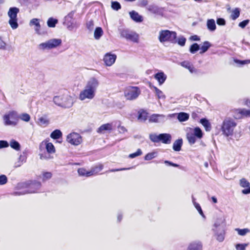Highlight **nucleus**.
Here are the masks:
<instances>
[{
	"mask_svg": "<svg viewBox=\"0 0 250 250\" xmlns=\"http://www.w3.org/2000/svg\"><path fill=\"white\" fill-rule=\"evenodd\" d=\"M120 35L121 37L124 38L127 40L136 43L139 42V35L133 31L123 29L120 31Z\"/></svg>",
	"mask_w": 250,
	"mask_h": 250,
	"instance_id": "9b49d317",
	"label": "nucleus"
},
{
	"mask_svg": "<svg viewBox=\"0 0 250 250\" xmlns=\"http://www.w3.org/2000/svg\"><path fill=\"white\" fill-rule=\"evenodd\" d=\"M9 146V144L6 141H0V148L7 147Z\"/></svg>",
	"mask_w": 250,
	"mask_h": 250,
	"instance_id": "13d9d810",
	"label": "nucleus"
},
{
	"mask_svg": "<svg viewBox=\"0 0 250 250\" xmlns=\"http://www.w3.org/2000/svg\"><path fill=\"white\" fill-rule=\"evenodd\" d=\"M54 103L63 108L71 107L74 104V99L69 92L65 90L63 93L55 96L53 98Z\"/></svg>",
	"mask_w": 250,
	"mask_h": 250,
	"instance_id": "f03ea898",
	"label": "nucleus"
},
{
	"mask_svg": "<svg viewBox=\"0 0 250 250\" xmlns=\"http://www.w3.org/2000/svg\"><path fill=\"white\" fill-rule=\"evenodd\" d=\"M41 145L42 146H45V149L48 154H51L55 153L56 150L55 146L53 144L49 142L48 140H44L42 142Z\"/></svg>",
	"mask_w": 250,
	"mask_h": 250,
	"instance_id": "f3484780",
	"label": "nucleus"
},
{
	"mask_svg": "<svg viewBox=\"0 0 250 250\" xmlns=\"http://www.w3.org/2000/svg\"><path fill=\"white\" fill-rule=\"evenodd\" d=\"M52 173L49 172H43L42 173V176H41V178L42 179V181H45L50 179L52 177Z\"/></svg>",
	"mask_w": 250,
	"mask_h": 250,
	"instance_id": "79ce46f5",
	"label": "nucleus"
},
{
	"mask_svg": "<svg viewBox=\"0 0 250 250\" xmlns=\"http://www.w3.org/2000/svg\"><path fill=\"white\" fill-rule=\"evenodd\" d=\"M176 33L175 32L170 31L167 30H162L159 32V40L161 42H175Z\"/></svg>",
	"mask_w": 250,
	"mask_h": 250,
	"instance_id": "6e6552de",
	"label": "nucleus"
},
{
	"mask_svg": "<svg viewBox=\"0 0 250 250\" xmlns=\"http://www.w3.org/2000/svg\"><path fill=\"white\" fill-rule=\"evenodd\" d=\"M6 43L0 38V49L5 48Z\"/></svg>",
	"mask_w": 250,
	"mask_h": 250,
	"instance_id": "69168bd1",
	"label": "nucleus"
},
{
	"mask_svg": "<svg viewBox=\"0 0 250 250\" xmlns=\"http://www.w3.org/2000/svg\"><path fill=\"white\" fill-rule=\"evenodd\" d=\"M235 230L237 232L238 234L240 236H245L248 233L250 232V230L247 228H245V229H243L236 228L235 229Z\"/></svg>",
	"mask_w": 250,
	"mask_h": 250,
	"instance_id": "58836bf2",
	"label": "nucleus"
},
{
	"mask_svg": "<svg viewBox=\"0 0 250 250\" xmlns=\"http://www.w3.org/2000/svg\"><path fill=\"white\" fill-rule=\"evenodd\" d=\"M36 123L39 125L45 127L49 124V120L46 116L43 115L39 117Z\"/></svg>",
	"mask_w": 250,
	"mask_h": 250,
	"instance_id": "aec40b11",
	"label": "nucleus"
},
{
	"mask_svg": "<svg viewBox=\"0 0 250 250\" xmlns=\"http://www.w3.org/2000/svg\"><path fill=\"white\" fill-rule=\"evenodd\" d=\"M66 141L73 146H77L83 142V139L80 134L72 132L67 135Z\"/></svg>",
	"mask_w": 250,
	"mask_h": 250,
	"instance_id": "9d476101",
	"label": "nucleus"
},
{
	"mask_svg": "<svg viewBox=\"0 0 250 250\" xmlns=\"http://www.w3.org/2000/svg\"><path fill=\"white\" fill-rule=\"evenodd\" d=\"M138 119L141 121H145L146 120V113L145 112H142L140 113L138 117Z\"/></svg>",
	"mask_w": 250,
	"mask_h": 250,
	"instance_id": "864d4df0",
	"label": "nucleus"
},
{
	"mask_svg": "<svg viewBox=\"0 0 250 250\" xmlns=\"http://www.w3.org/2000/svg\"><path fill=\"white\" fill-rule=\"evenodd\" d=\"M248 244H237L235 245L236 250H245Z\"/></svg>",
	"mask_w": 250,
	"mask_h": 250,
	"instance_id": "de8ad7c7",
	"label": "nucleus"
},
{
	"mask_svg": "<svg viewBox=\"0 0 250 250\" xmlns=\"http://www.w3.org/2000/svg\"><path fill=\"white\" fill-rule=\"evenodd\" d=\"M113 129L112 124L107 123L104 124L100 126L98 129V132L104 133L105 131H110Z\"/></svg>",
	"mask_w": 250,
	"mask_h": 250,
	"instance_id": "5701e85b",
	"label": "nucleus"
},
{
	"mask_svg": "<svg viewBox=\"0 0 250 250\" xmlns=\"http://www.w3.org/2000/svg\"><path fill=\"white\" fill-rule=\"evenodd\" d=\"M235 62L241 65H244L246 64H249L250 63V61L249 60H244V61H240V60H235Z\"/></svg>",
	"mask_w": 250,
	"mask_h": 250,
	"instance_id": "052dcab7",
	"label": "nucleus"
},
{
	"mask_svg": "<svg viewBox=\"0 0 250 250\" xmlns=\"http://www.w3.org/2000/svg\"><path fill=\"white\" fill-rule=\"evenodd\" d=\"M4 124L5 125H16L18 120V115L15 111L7 112L3 117Z\"/></svg>",
	"mask_w": 250,
	"mask_h": 250,
	"instance_id": "0eeeda50",
	"label": "nucleus"
},
{
	"mask_svg": "<svg viewBox=\"0 0 250 250\" xmlns=\"http://www.w3.org/2000/svg\"><path fill=\"white\" fill-rule=\"evenodd\" d=\"M186 39L184 37H180L178 39V43L181 46H184L185 44Z\"/></svg>",
	"mask_w": 250,
	"mask_h": 250,
	"instance_id": "bf43d9fd",
	"label": "nucleus"
},
{
	"mask_svg": "<svg viewBox=\"0 0 250 250\" xmlns=\"http://www.w3.org/2000/svg\"><path fill=\"white\" fill-rule=\"evenodd\" d=\"M203 136V133L199 127L194 128H188L186 129V137L188 143L192 145L198 139H201Z\"/></svg>",
	"mask_w": 250,
	"mask_h": 250,
	"instance_id": "7ed1b4c3",
	"label": "nucleus"
},
{
	"mask_svg": "<svg viewBox=\"0 0 250 250\" xmlns=\"http://www.w3.org/2000/svg\"><path fill=\"white\" fill-rule=\"evenodd\" d=\"M20 118L22 120L26 122H28L30 120V115L27 113H23L21 114L20 116Z\"/></svg>",
	"mask_w": 250,
	"mask_h": 250,
	"instance_id": "49530a36",
	"label": "nucleus"
},
{
	"mask_svg": "<svg viewBox=\"0 0 250 250\" xmlns=\"http://www.w3.org/2000/svg\"><path fill=\"white\" fill-rule=\"evenodd\" d=\"M182 144L183 141L182 139L176 140L173 144L172 148L173 150L176 151H179L181 149Z\"/></svg>",
	"mask_w": 250,
	"mask_h": 250,
	"instance_id": "c85d7f7f",
	"label": "nucleus"
},
{
	"mask_svg": "<svg viewBox=\"0 0 250 250\" xmlns=\"http://www.w3.org/2000/svg\"><path fill=\"white\" fill-rule=\"evenodd\" d=\"M142 151L141 149L139 148L137 149L136 152L131 153V154H130L129 155V157L130 158H134L137 156H140L141 155H142Z\"/></svg>",
	"mask_w": 250,
	"mask_h": 250,
	"instance_id": "3c124183",
	"label": "nucleus"
},
{
	"mask_svg": "<svg viewBox=\"0 0 250 250\" xmlns=\"http://www.w3.org/2000/svg\"><path fill=\"white\" fill-rule=\"evenodd\" d=\"M62 43V40L60 39H52L44 42L40 43L38 48L41 50H50L60 46Z\"/></svg>",
	"mask_w": 250,
	"mask_h": 250,
	"instance_id": "423d86ee",
	"label": "nucleus"
},
{
	"mask_svg": "<svg viewBox=\"0 0 250 250\" xmlns=\"http://www.w3.org/2000/svg\"><path fill=\"white\" fill-rule=\"evenodd\" d=\"M199 49V45L195 43L193 44L190 47L189 51L190 53L194 54Z\"/></svg>",
	"mask_w": 250,
	"mask_h": 250,
	"instance_id": "a18cd8bd",
	"label": "nucleus"
},
{
	"mask_svg": "<svg viewBox=\"0 0 250 250\" xmlns=\"http://www.w3.org/2000/svg\"><path fill=\"white\" fill-rule=\"evenodd\" d=\"M155 92L159 99H165V96L163 92L156 87H154Z\"/></svg>",
	"mask_w": 250,
	"mask_h": 250,
	"instance_id": "c03bdc74",
	"label": "nucleus"
},
{
	"mask_svg": "<svg viewBox=\"0 0 250 250\" xmlns=\"http://www.w3.org/2000/svg\"><path fill=\"white\" fill-rule=\"evenodd\" d=\"M200 123L203 125L207 131L210 130L211 128V125L208 120L205 118L202 119L200 120Z\"/></svg>",
	"mask_w": 250,
	"mask_h": 250,
	"instance_id": "7c9ffc66",
	"label": "nucleus"
},
{
	"mask_svg": "<svg viewBox=\"0 0 250 250\" xmlns=\"http://www.w3.org/2000/svg\"><path fill=\"white\" fill-rule=\"evenodd\" d=\"M78 172L79 175L82 176L89 177L90 176L93 175L92 171H91V170L87 171L84 168H79L78 170Z\"/></svg>",
	"mask_w": 250,
	"mask_h": 250,
	"instance_id": "cd10ccee",
	"label": "nucleus"
},
{
	"mask_svg": "<svg viewBox=\"0 0 250 250\" xmlns=\"http://www.w3.org/2000/svg\"><path fill=\"white\" fill-rule=\"evenodd\" d=\"M166 120V118L164 115L154 114L150 116L149 122L150 123H163Z\"/></svg>",
	"mask_w": 250,
	"mask_h": 250,
	"instance_id": "dca6fc26",
	"label": "nucleus"
},
{
	"mask_svg": "<svg viewBox=\"0 0 250 250\" xmlns=\"http://www.w3.org/2000/svg\"><path fill=\"white\" fill-rule=\"evenodd\" d=\"M27 185L26 183H21L18 184V188H26L27 187Z\"/></svg>",
	"mask_w": 250,
	"mask_h": 250,
	"instance_id": "774afa93",
	"label": "nucleus"
},
{
	"mask_svg": "<svg viewBox=\"0 0 250 250\" xmlns=\"http://www.w3.org/2000/svg\"><path fill=\"white\" fill-rule=\"evenodd\" d=\"M189 117V114L185 112H180L177 114V119L180 122L187 121Z\"/></svg>",
	"mask_w": 250,
	"mask_h": 250,
	"instance_id": "c756f323",
	"label": "nucleus"
},
{
	"mask_svg": "<svg viewBox=\"0 0 250 250\" xmlns=\"http://www.w3.org/2000/svg\"><path fill=\"white\" fill-rule=\"evenodd\" d=\"M103 168V165L102 164H99L95 167H93L90 170L91 171L93 172V175L97 174L100 171H101Z\"/></svg>",
	"mask_w": 250,
	"mask_h": 250,
	"instance_id": "4c0bfd02",
	"label": "nucleus"
},
{
	"mask_svg": "<svg viewBox=\"0 0 250 250\" xmlns=\"http://www.w3.org/2000/svg\"><path fill=\"white\" fill-rule=\"evenodd\" d=\"M215 229H213L215 232V236L217 241L222 242L225 238V231L222 227H219L216 224L214 225Z\"/></svg>",
	"mask_w": 250,
	"mask_h": 250,
	"instance_id": "ddd939ff",
	"label": "nucleus"
},
{
	"mask_svg": "<svg viewBox=\"0 0 250 250\" xmlns=\"http://www.w3.org/2000/svg\"><path fill=\"white\" fill-rule=\"evenodd\" d=\"M149 139L151 141L154 143H158L160 142L159 135L156 134H150L149 135Z\"/></svg>",
	"mask_w": 250,
	"mask_h": 250,
	"instance_id": "37998d69",
	"label": "nucleus"
},
{
	"mask_svg": "<svg viewBox=\"0 0 250 250\" xmlns=\"http://www.w3.org/2000/svg\"><path fill=\"white\" fill-rule=\"evenodd\" d=\"M58 22V20L52 18H50L47 22V25L49 27H54Z\"/></svg>",
	"mask_w": 250,
	"mask_h": 250,
	"instance_id": "a19ab883",
	"label": "nucleus"
},
{
	"mask_svg": "<svg viewBox=\"0 0 250 250\" xmlns=\"http://www.w3.org/2000/svg\"><path fill=\"white\" fill-rule=\"evenodd\" d=\"M164 163L167 166H172L174 167H180V166L178 164L173 163L170 161H167V160L164 161Z\"/></svg>",
	"mask_w": 250,
	"mask_h": 250,
	"instance_id": "e2e57ef3",
	"label": "nucleus"
},
{
	"mask_svg": "<svg viewBox=\"0 0 250 250\" xmlns=\"http://www.w3.org/2000/svg\"><path fill=\"white\" fill-rule=\"evenodd\" d=\"M192 202H193V204L195 207V208H196V209L198 210V211L199 212V214L202 216L204 218H205V215L203 213V212L202 210V208L200 206V205L196 203L195 201V199L194 198L192 197Z\"/></svg>",
	"mask_w": 250,
	"mask_h": 250,
	"instance_id": "ea45409f",
	"label": "nucleus"
},
{
	"mask_svg": "<svg viewBox=\"0 0 250 250\" xmlns=\"http://www.w3.org/2000/svg\"><path fill=\"white\" fill-rule=\"evenodd\" d=\"M158 155V153L156 151H153L149 152L145 156V160L146 161H149L156 158Z\"/></svg>",
	"mask_w": 250,
	"mask_h": 250,
	"instance_id": "c9c22d12",
	"label": "nucleus"
},
{
	"mask_svg": "<svg viewBox=\"0 0 250 250\" xmlns=\"http://www.w3.org/2000/svg\"><path fill=\"white\" fill-rule=\"evenodd\" d=\"M8 181L7 178L5 175H0V186L5 185Z\"/></svg>",
	"mask_w": 250,
	"mask_h": 250,
	"instance_id": "603ef678",
	"label": "nucleus"
},
{
	"mask_svg": "<svg viewBox=\"0 0 250 250\" xmlns=\"http://www.w3.org/2000/svg\"><path fill=\"white\" fill-rule=\"evenodd\" d=\"M86 26L88 29L91 30L93 29L94 27V23L92 21H88L86 23Z\"/></svg>",
	"mask_w": 250,
	"mask_h": 250,
	"instance_id": "680f3d73",
	"label": "nucleus"
},
{
	"mask_svg": "<svg viewBox=\"0 0 250 250\" xmlns=\"http://www.w3.org/2000/svg\"><path fill=\"white\" fill-rule=\"evenodd\" d=\"M189 39L192 41H197L200 40V38L197 35L192 36Z\"/></svg>",
	"mask_w": 250,
	"mask_h": 250,
	"instance_id": "338daca9",
	"label": "nucleus"
},
{
	"mask_svg": "<svg viewBox=\"0 0 250 250\" xmlns=\"http://www.w3.org/2000/svg\"><path fill=\"white\" fill-rule=\"evenodd\" d=\"M116 58L117 56L115 54L111 53H107L104 55L103 61L106 66H111L115 62Z\"/></svg>",
	"mask_w": 250,
	"mask_h": 250,
	"instance_id": "4468645a",
	"label": "nucleus"
},
{
	"mask_svg": "<svg viewBox=\"0 0 250 250\" xmlns=\"http://www.w3.org/2000/svg\"><path fill=\"white\" fill-rule=\"evenodd\" d=\"M118 129L119 133H125L127 132V129L124 126L119 125Z\"/></svg>",
	"mask_w": 250,
	"mask_h": 250,
	"instance_id": "0e129e2a",
	"label": "nucleus"
},
{
	"mask_svg": "<svg viewBox=\"0 0 250 250\" xmlns=\"http://www.w3.org/2000/svg\"><path fill=\"white\" fill-rule=\"evenodd\" d=\"M234 117L239 119L250 116V109L249 110L245 108L235 109L233 110Z\"/></svg>",
	"mask_w": 250,
	"mask_h": 250,
	"instance_id": "f8f14e48",
	"label": "nucleus"
},
{
	"mask_svg": "<svg viewBox=\"0 0 250 250\" xmlns=\"http://www.w3.org/2000/svg\"><path fill=\"white\" fill-rule=\"evenodd\" d=\"M30 26H35L34 29L38 34H41L40 28L41 25L40 24V20L37 18L32 19L29 22Z\"/></svg>",
	"mask_w": 250,
	"mask_h": 250,
	"instance_id": "412c9836",
	"label": "nucleus"
},
{
	"mask_svg": "<svg viewBox=\"0 0 250 250\" xmlns=\"http://www.w3.org/2000/svg\"><path fill=\"white\" fill-rule=\"evenodd\" d=\"M148 4L147 0H139L138 5L141 7L146 6Z\"/></svg>",
	"mask_w": 250,
	"mask_h": 250,
	"instance_id": "4d7b16f0",
	"label": "nucleus"
},
{
	"mask_svg": "<svg viewBox=\"0 0 250 250\" xmlns=\"http://www.w3.org/2000/svg\"><path fill=\"white\" fill-rule=\"evenodd\" d=\"M9 145L12 148L16 150H19L20 149L21 146L20 144L14 140H11Z\"/></svg>",
	"mask_w": 250,
	"mask_h": 250,
	"instance_id": "e433bc0d",
	"label": "nucleus"
},
{
	"mask_svg": "<svg viewBox=\"0 0 250 250\" xmlns=\"http://www.w3.org/2000/svg\"><path fill=\"white\" fill-rule=\"evenodd\" d=\"M62 136V132L59 129H56L50 134V137L53 139H58Z\"/></svg>",
	"mask_w": 250,
	"mask_h": 250,
	"instance_id": "473e14b6",
	"label": "nucleus"
},
{
	"mask_svg": "<svg viewBox=\"0 0 250 250\" xmlns=\"http://www.w3.org/2000/svg\"><path fill=\"white\" fill-rule=\"evenodd\" d=\"M240 185L243 188H248L247 189L242 190V192L244 194L250 193V184L245 178H242L240 180Z\"/></svg>",
	"mask_w": 250,
	"mask_h": 250,
	"instance_id": "6ab92c4d",
	"label": "nucleus"
},
{
	"mask_svg": "<svg viewBox=\"0 0 250 250\" xmlns=\"http://www.w3.org/2000/svg\"><path fill=\"white\" fill-rule=\"evenodd\" d=\"M19 12V9L17 7H11L7 13L9 18L8 23L13 29L18 27L17 14Z\"/></svg>",
	"mask_w": 250,
	"mask_h": 250,
	"instance_id": "39448f33",
	"label": "nucleus"
},
{
	"mask_svg": "<svg viewBox=\"0 0 250 250\" xmlns=\"http://www.w3.org/2000/svg\"><path fill=\"white\" fill-rule=\"evenodd\" d=\"M249 20H244L239 23V26L242 28H244L249 23Z\"/></svg>",
	"mask_w": 250,
	"mask_h": 250,
	"instance_id": "6e6d98bb",
	"label": "nucleus"
},
{
	"mask_svg": "<svg viewBox=\"0 0 250 250\" xmlns=\"http://www.w3.org/2000/svg\"><path fill=\"white\" fill-rule=\"evenodd\" d=\"M100 85L99 80L94 77L90 78L86 82L83 88L80 92L78 98L83 102H89L96 96Z\"/></svg>",
	"mask_w": 250,
	"mask_h": 250,
	"instance_id": "f257e3e1",
	"label": "nucleus"
},
{
	"mask_svg": "<svg viewBox=\"0 0 250 250\" xmlns=\"http://www.w3.org/2000/svg\"><path fill=\"white\" fill-rule=\"evenodd\" d=\"M154 78L157 81L159 84L161 85L165 83L167 76L163 72L161 71L155 74Z\"/></svg>",
	"mask_w": 250,
	"mask_h": 250,
	"instance_id": "a211bd4d",
	"label": "nucleus"
},
{
	"mask_svg": "<svg viewBox=\"0 0 250 250\" xmlns=\"http://www.w3.org/2000/svg\"><path fill=\"white\" fill-rule=\"evenodd\" d=\"M139 88L135 86H128L125 88L124 91V96L127 100L136 99L140 95Z\"/></svg>",
	"mask_w": 250,
	"mask_h": 250,
	"instance_id": "1a4fd4ad",
	"label": "nucleus"
},
{
	"mask_svg": "<svg viewBox=\"0 0 250 250\" xmlns=\"http://www.w3.org/2000/svg\"><path fill=\"white\" fill-rule=\"evenodd\" d=\"M111 7L113 9L118 11L121 9V6L119 2L117 1H112L111 2Z\"/></svg>",
	"mask_w": 250,
	"mask_h": 250,
	"instance_id": "09e8293b",
	"label": "nucleus"
},
{
	"mask_svg": "<svg viewBox=\"0 0 250 250\" xmlns=\"http://www.w3.org/2000/svg\"><path fill=\"white\" fill-rule=\"evenodd\" d=\"M41 184L39 182H34L31 184L29 186V188L26 190L25 192H17L16 194L18 195L21 194H24L28 193H35L38 191V190L41 188Z\"/></svg>",
	"mask_w": 250,
	"mask_h": 250,
	"instance_id": "2eb2a0df",
	"label": "nucleus"
},
{
	"mask_svg": "<svg viewBox=\"0 0 250 250\" xmlns=\"http://www.w3.org/2000/svg\"><path fill=\"white\" fill-rule=\"evenodd\" d=\"M183 67L188 69L191 73H196L197 70L188 61H184L180 63Z\"/></svg>",
	"mask_w": 250,
	"mask_h": 250,
	"instance_id": "a878e982",
	"label": "nucleus"
},
{
	"mask_svg": "<svg viewBox=\"0 0 250 250\" xmlns=\"http://www.w3.org/2000/svg\"><path fill=\"white\" fill-rule=\"evenodd\" d=\"M236 125V123L232 119L224 120L221 127L223 134L227 137L232 136Z\"/></svg>",
	"mask_w": 250,
	"mask_h": 250,
	"instance_id": "20e7f679",
	"label": "nucleus"
},
{
	"mask_svg": "<svg viewBox=\"0 0 250 250\" xmlns=\"http://www.w3.org/2000/svg\"><path fill=\"white\" fill-rule=\"evenodd\" d=\"M240 10L238 8H236L232 10L230 15L231 19L233 20H235L236 19H237L240 16Z\"/></svg>",
	"mask_w": 250,
	"mask_h": 250,
	"instance_id": "f704fd0d",
	"label": "nucleus"
},
{
	"mask_svg": "<svg viewBox=\"0 0 250 250\" xmlns=\"http://www.w3.org/2000/svg\"><path fill=\"white\" fill-rule=\"evenodd\" d=\"M210 43L208 41H206L203 42V44L202 45L200 49V53L203 54L206 52L208 48L211 46Z\"/></svg>",
	"mask_w": 250,
	"mask_h": 250,
	"instance_id": "2f4dec72",
	"label": "nucleus"
},
{
	"mask_svg": "<svg viewBox=\"0 0 250 250\" xmlns=\"http://www.w3.org/2000/svg\"><path fill=\"white\" fill-rule=\"evenodd\" d=\"M187 250H202V244L199 241L193 242L188 245Z\"/></svg>",
	"mask_w": 250,
	"mask_h": 250,
	"instance_id": "b1692460",
	"label": "nucleus"
},
{
	"mask_svg": "<svg viewBox=\"0 0 250 250\" xmlns=\"http://www.w3.org/2000/svg\"><path fill=\"white\" fill-rule=\"evenodd\" d=\"M147 10L152 13H156L158 11V7L154 5H149L147 7Z\"/></svg>",
	"mask_w": 250,
	"mask_h": 250,
	"instance_id": "8fccbe9b",
	"label": "nucleus"
},
{
	"mask_svg": "<svg viewBox=\"0 0 250 250\" xmlns=\"http://www.w3.org/2000/svg\"><path fill=\"white\" fill-rule=\"evenodd\" d=\"M160 142L164 144H169L171 142V136L168 133H162L159 134Z\"/></svg>",
	"mask_w": 250,
	"mask_h": 250,
	"instance_id": "393cba45",
	"label": "nucleus"
},
{
	"mask_svg": "<svg viewBox=\"0 0 250 250\" xmlns=\"http://www.w3.org/2000/svg\"><path fill=\"white\" fill-rule=\"evenodd\" d=\"M103 31L101 27H97L94 31V36L96 40H99L103 35Z\"/></svg>",
	"mask_w": 250,
	"mask_h": 250,
	"instance_id": "72a5a7b5",
	"label": "nucleus"
},
{
	"mask_svg": "<svg viewBox=\"0 0 250 250\" xmlns=\"http://www.w3.org/2000/svg\"><path fill=\"white\" fill-rule=\"evenodd\" d=\"M217 24L219 25L224 26L226 24V21L223 18H218L217 19Z\"/></svg>",
	"mask_w": 250,
	"mask_h": 250,
	"instance_id": "5fc2aeb1",
	"label": "nucleus"
},
{
	"mask_svg": "<svg viewBox=\"0 0 250 250\" xmlns=\"http://www.w3.org/2000/svg\"><path fill=\"white\" fill-rule=\"evenodd\" d=\"M131 19L136 22H141L143 21V18L135 11H132L129 13Z\"/></svg>",
	"mask_w": 250,
	"mask_h": 250,
	"instance_id": "4be33fe9",
	"label": "nucleus"
},
{
	"mask_svg": "<svg viewBox=\"0 0 250 250\" xmlns=\"http://www.w3.org/2000/svg\"><path fill=\"white\" fill-rule=\"evenodd\" d=\"M208 29L210 32H214L216 29V25L214 20L208 19L207 21Z\"/></svg>",
	"mask_w": 250,
	"mask_h": 250,
	"instance_id": "bb28decb",
	"label": "nucleus"
}]
</instances>
